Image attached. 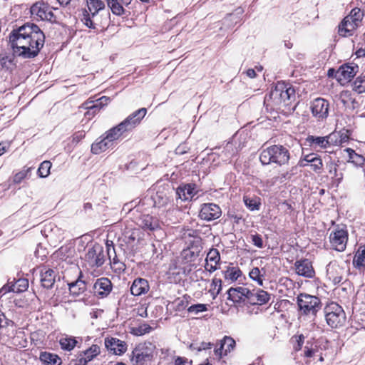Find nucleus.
<instances>
[{"label": "nucleus", "mask_w": 365, "mask_h": 365, "mask_svg": "<svg viewBox=\"0 0 365 365\" xmlns=\"http://www.w3.org/2000/svg\"><path fill=\"white\" fill-rule=\"evenodd\" d=\"M290 154L287 148L281 145H274L263 149L259 160L263 165L276 163L279 165L287 164Z\"/></svg>", "instance_id": "obj_2"}, {"label": "nucleus", "mask_w": 365, "mask_h": 365, "mask_svg": "<svg viewBox=\"0 0 365 365\" xmlns=\"http://www.w3.org/2000/svg\"><path fill=\"white\" fill-rule=\"evenodd\" d=\"M222 289V280L220 279H217L216 277L213 278L211 283V287L209 290V292L212 296V298L215 299L218 294L220 292Z\"/></svg>", "instance_id": "obj_40"}, {"label": "nucleus", "mask_w": 365, "mask_h": 365, "mask_svg": "<svg viewBox=\"0 0 365 365\" xmlns=\"http://www.w3.org/2000/svg\"><path fill=\"white\" fill-rule=\"evenodd\" d=\"M51 167V163L49 161H43L41 163L38 169V174L41 178H46L50 173V169Z\"/></svg>", "instance_id": "obj_46"}, {"label": "nucleus", "mask_w": 365, "mask_h": 365, "mask_svg": "<svg viewBox=\"0 0 365 365\" xmlns=\"http://www.w3.org/2000/svg\"><path fill=\"white\" fill-rule=\"evenodd\" d=\"M139 225L145 230L153 231L160 228L158 220L149 215L141 216L139 219Z\"/></svg>", "instance_id": "obj_26"}, {"label": "nucleus", "mask_w": 365, "mask_h": 365, "mask_svg": "<svg viewBox=\"0 0 365 365\" xmlns=\"http://www.w3.org/2000/svg\"><path fill=\"white\" fill-rule=\"evenodd\" d=\"M345 274V268L336 261H331L327 266V275L334 284L341 283L344 280Z\"/></svg>", "instance_id": "obj_11"}, {"label": "nucleus", "mask_w": 365, "mask_h": 365, "mask_svg": "<svg viewBox=\"0 0 365 365\" xmlns=\"http://www.w3.org/2000/svg\"><path fill=\"white\" fill-rule=\"evenodd\" d=\"M244 202L245 205L250 210H258L260 206L259 199L258 198H250L247 196L244 197Z\"/></svg>", "instance_id": "obj_45"}, {"label": "nucleus", "mask_w": 365, "mask_h": 365, "mask_svg": "<svg viewBox=\"0 0 365 365\" xmlns=\"http://www.w3.org/2000/svg\"><path fill=\"white\" fill-rule=\"evenodd\" d=\"M310 165L314 172L319 173L323 168L322 160L321 159L320 157L316 158L315 160H314Z\"/></svg>", "instance_id": "obj_52"}, {"label": "nucleus", "mask_w": 365, "mask_h": 365, "mask_svg": "<svg viewBox=\"0 0 365 365\" xmlns=\"http://www.w3.org/2000/svg\"><path fill=\"white\" fill-rule=\"evenodd\" d=\"M222 215L220 207L215 203H205L202 205L199 217L206 221L218 219Z\"/></svg>", "instance_id": "obj_14"}, {"label": "nucleus", "mask_w": 365, "mask_h": 365, "mask_svg": "<svg viewBox=\"0 0 365 365\" xmlns=\"http://www.w3.org/2000/svg\"><path fill=\"white\" fill-rule=\"evenodd\" d=\"M292 339L294 340V349L296 351L301 350L304 342V336L302 334L294 336Z\"/></svg>", "instance_id": "obj_50"}, {"label": "nucleus", "mask_w": 365, "mask_h": 365, "mask_svg": "<svg viewBox=\"0 0 365 365\" xmlns=\"http://www.w3.org/2000/svg\"><path fill=\"white\" fill-rule=\"evenodd\" d=\"M101 353L100 347L96 344H93L86 350L80 352L76 359V365H86Z\"/></svg>", "instance_id": "obj_16"}, {"label": "nucleus", "mask_w": 365, "mask_h": 365, "mask_svg": "<svg viewBox=\"0 0 365 365\" xmlns=\"http://www.w3.org/2000/svg\"><path fill=\"white\" fill-rule=\"evenodd\" d=\"M113 146V143H110L108 138L104 135L103 138H98L91 145V152L93 154L98 155L105 152Z\"/></svg>", "instance_id": "obj_29"}, {"label": "nucleus", "mask_w": 365, "mask_h": 365, "mask_svg": "<svg viewBox=\"0 0 365 365\" xmlns=\"http://www.w3.org/2000/svg\"><path fill=\"white\" fill-rule=\"evenodd\" d=\"M12 289L11 291L14 293H21L25 292L29 287V281L24 278H20L17 280L15 279L11 281Z\"/></svg>", "instance_id": "obj_35"}, {"label": "nucleus", "mask_w": 365, "mask_h": 365, "mask_svg": "<svg viewBox=\"0 0 365 365\" xmlns=\"http://www.w3.org/2000/svg\"><path fill=\"white\" fill-rule=\"evenodd\" d=\"M295 272L306 278H312L315 275V271L312 262L308 259H301L294 262Z\"/></svg>", "instance_id": "obj_15"}, {"label": "nucleus", "mask_w": 365, "mask_h": 365, "mask_svg": "<svg viewBox=\"0 0 365 365\" xmlns=\"http://www.w3.org/2000/svg\"><path fill=\"white\" fill-rule=\"evenodd\" d=\"M74 252V250L72 247L64 246L61 247L58 252V255L61 259L66 260Z\"/></svg>", "instance_id": "obj_49"}, {"label": "nucleus", "mask_w": 365, "mask_h": 365, "mask_svg": "<svg viewBox=\"0 0 365 365\" xmlns=\"http://www.w3.org/2000/svg\"><path fill=\"white\" fill-rule=\"evenodd\" d=\"M294 89L284 82H278L270 92V98L277 104H287L292 96H294Z\"/></svg>", "instance_id": "obj_8"}, {"label": "nucleus", "mask_w": 365, "mask_h": 365, "mask_svg": "<svg viewBox=\"0 0 365 365\" xmlns=\"http://www.w3.org/2000/svg\"><path fill=\"white\" fill-rule=\"evenodd\" d=\"M317 352V351L315 349L313 348H309L308 346H305L304 349V356L306 357H313L315 356V354Z\"/></svg>", "instance_id": "obj_58"}, {"label": "nucleus", "mask_w": 365, "mask_h": 365, "mask_svg": "<svg viewBox=\"0 0 365 365\" xmlns=\"http://www.w3.org/2000/svg\"><path fill=\"white\" fill-rule=\"evenodd\" d=\"M220 342L221 348H225V355L233 350L236 344L234 339L227 336H225Z\"/></svg>", "instance_id": "obj_39"}, {"label": "nucleus", "mask_w": 365, "mask_h": 365, "mask_svg": "<svg viewBox=\"0 0 365 365\" xmlns=\"http://www.w3.org/2000/svg\"><path fill=\"white\" fill-rule=\"evenodd\" d=\"M58 9L51 6L48 3L38 1L33 4L30 8L31 17L37 21H43L56 23L57 17L53 11Z\"/></svg>", "instance_id": "obj_4"}, {"label": "nucleus", "mask_w": 365, "mask_h": 365, "mask_svg": "<svg viewBox=\"0 0 365 365\" xmlns=\"http://www.w3.org/2000/svg\"><path fill=\"white\" fill-rule=\"evenodd\" d=\"M252 244L257 247V248H263L264 247V242L263 240L257 233H255L254 235H251L250 236Z\"/></svg>", "instance_id": "obj_51"}, {"label": "nucleus", "mask_w": 365, "mask_h": 365, "mask_svg": "<svg viewBox=\"0 0 365 365\" xmlns=\"http://www.w3.org/2000/svg\"><path fill=\"white\" fill-rule=\"evenodd\" d=\"M325 319L331 328H339L346 322V317L343 308L335 302H331L324 309Z\"/></svg>", "instance_id": "obj_5"}, {"label": "nucleus", "mask_w": 365, "mask_h": 365, "mask_svg": "<svg viewBox=\"0 0 365 365\" xmlns=\"http://www.w3.org/2000/svg\"><path fill=\"white\" fill-rule=\"evenodd\" d=\"M206 264L205 269L209 272L212 273L218 269L217 265L220 261V255L219 251L215 248L210 250L207 254L205 259Z\"/></svg>", "instance_id": "obj_21"}, {"label": "nucleus", "mask_w": 365, "mask_h": 365, "mask_svg": "<svg viewBox=\"0 0 365 365\" xmlns=\"http://www.w3.org/2000/svg\"><path fill=\"white\" fill-rule=\"evenodd\" d=\"M207 305L204 304H196L190 306L187 308V312L194 314H198L199 313L207 311Z\"/></svg>", "instance_id": "obj_48"}, {"label": "nucleus", "mask_w": 365, "mask_h": 365, "mask_svg": "<svg viewBox=\"0 0 365 365\" xmlns=\"http://www.w3.org/2000/svg\"><path fill=\"white\" fill-rule=\"evenodd\" d=\"M310 109L318 121H323L329 115V103L324 98H317L311 102Z\"/></svg>", "instance_id": "obj_10"}, {"label": "nucleus", "mask_w": 365, "mask_h": 365, "mask_svg": "<svg viewBox=\"0 0 365 365\" xmlns=\"http://www.w3.org/2000/svg\"><path fill=\"white\" fill-rule=\"evenodd\" d=\"M12 285L11 283V281L9 280L8 283L5 284L1 289H0V297H2L4 294H6L8 292H12L11 291Z\"/></svg>", "instance_id": "obj_55"}, {"label": "nucleus", "mask_w": 365, "mask_h": 365, "mask_svg": "<svg viewBox=\"0 0 365 365\" xmlns=\"http://www.w3.org/2000/svg\"><path fill=\"white\" fill-rule=\"evenodd\" d=\"M56 277L54 270L48 268L43 269L41 272V285L46 289L51 288L55 282Z\"/></svg>", "instance_id": "obj_28"}, {"label": "nucleus", "mask_w": 365, "mask_h": 365, "mask_svg": "<svg viewBox=\"0 0 365 365\" xmlns=\"http://www.w3.org/2000/svg\"><path fill=\"white\" fill-rule=\"evenodd\" d=\"M84 136H85V134L83 133V131L76 133L72 136V141L75 143H78L79 141L81 140V139H83L84 138Z\"/></svg>", "instance_id": "obj_57"}, {"label": "nucleus", "mask_w": 365, "mask_h": 365, "mask_svg": "<svg viewBox=\"0 0 365 365\" xmlns=\"http://www.w3.org/2000/svg\"><path fill=\"white\" fill-rule=\"evenodd\" d=\"M59 344L62 349L71 351L76 346L77 341L75 337L66 335L60 339Z\"/></svg>", "instance_id": "obj_36"}, {"label": "nucleus", "mask_w": 365, "mask_h": 365, "mask_svg": "<svg viewBox=\"0 0 365 365\" xmlns=\"http://www.w3.org/2000/svg\"><path fill=\"white\" fill-rule=\"evenodd\" d=\"M344 151L348 154L349 163H351L356 166H361L365 162V158L361 155L356 153L351 148H346Z\"/></svg>", "instance_id": "obj_34"}, {"label": "nucleus", "mask_w": 365, "mask_h": 365, "mask_svg": "<svg viewBox=\"0 0 365 365\" xmlns=\"http://www.w3.org/2000/svg\"><path fill=\"white\" fill-rule=\"evenodd\" d=\"M8 324L7 319L4 314L0 312V330Z\"/></svg>", "instance_id": "obj_62"}, {"label": "nucleus", "mask_w": 365, "mask_h": 365, "mask_svg": "<svg viewBox=\"0 0 365 365\" xmlns=\"http://www.w3.org/2000/svg\"><path fill=\"white\" fill-rule=\"evenodd\" d=\"M227 299L235 303H241L245 299L248 300V295L250 294V290L246 287H239L236 288L231 287L227 291Z\"/></svg>", "instance_id": "obj_20"}, {"label": "nucleus", "mask_w": 365, "mask_h": 365, "mask_svg": "<svg viewBox=\"0 0 365 365\" xmlns=\"http://www.w3.org/2000/svg\"><path fill=\"white\" fill-rule=\"evenodd\" d=\"M26 173L24 172H19L16 173L14 177V182L15 183H20L25 178Z\"/></svg>", "instance_id": "obj_56"}, {"label": "nucleus", "mask_w": 365, "mask_h": 365, "mask_svg": "<svg viewBox=\"0 0 365 365\" xmlns=\"http://www.w3.org/2000/svg\"><path fill=\"white\" fill-rule=\"evenodd\" d=\"M9 148V143L7 142L0 143V156H1Z\"/></svg>", "instance_id": "obj_61"}, {"label": "nucleus", "mask_w": 365, "mask_h": 365, "mask_svg": "<svg viewBox=\"0 0 365 365\" xmlns=\"http://www.w3.org/2000/svg\"><path fill=\"white\" fill-rule=\"evenodd\" d=\"M9 42L14 56L33 58L43 48L45 35L35 24L26 23L11 32Z\"/></svg>", "instance_id": "obj_1"}, {"label": "nucleus", "mask_w": 365, "mask_h": 365, "mask_svg": "<svg viewBox=\"0 0 365 365\" xmlns=\"http://www.w3.org/2000/svg\"><path fill=\"white\" fill-rule=\"evenodd\" d=\"M152 328L147 324H143L138 327H135L133 329L132 333L137 336H142L145 334L149 333L151 331Z\"/></svg>", "instance_id": "obj_47"}, {"label": "nucleus", "mask_w": 365, "mask_h": 365, "mask_svg": "<svg viewBox=\"0 0 365 365\" xmlns=\"http://www.w3.org/2000/svg\"><path fill=\"white\" fill-rule=\"evenodd\" d=\"M212 344H211L210 342H202L197 346H196L195 344L191 345V347H193V349H197V351L210 349L212 348Z\"/></svg>", "instance_id": "obj_54"}, {"label": "nucleus", "mask_w": 365, "mask_h": 365, "mask_svg": "<svg viewBox=\"0 0 365 365\" xmlns=\"http://www.w3.org/2000/svg\"><path fill=\"white\" fill-rule=\"evenodd\" d=\"M354 263L357 267L365 265V247H360L354 257Z\"/></svg>", "instance_id": "obj_43"}, {"label": "nucleus", "mask_w": 365, "mask_h": 365, "mask_svg": "<svg viewBox=\"0 0 365 365\" xmlns=\"http://www.w3.org/2000/svg\"><path fill=\"white\" fill-rule=\"evenodd\" d=\"M124 133H126V131L124 130V128L121 127V125L119 123L118 125L106 131L104 135L110 143H113V142L118 140Z\"/></svg>", "instance_id": "obj_31"}, {"label": "nucleus", "mask_w": 365, "mask_h": 365, "mask_svg": "<svg viewBox=\"0 0 365 365\" xmlns=\"http://www.w3.org/2000/svg\"><path fill=\"white\" fill-rule=\"evenodd\" d=\"M186 361V359L178 356L175 360L174 365H185Z\"/></svg>", "instance_id": "obj_63"}, {"label": "nucleus", "mask_w": 365, "mask_h": 365, "mask_svg": "<svg viewBox=\"0 0 365 365\" xmlns=\"http://www.w3.org/2000/svg\"><path fill=\"white\" fill-rule=\"evenodd\" d=\"M69 291L72 295L78 296L83 293L86 289V284L85 281L81 279V273L79 277L73 282L68 284Z\"/></svg>", "instance_id": "obj_30"}, {"label": "nucleus", "mask_w": 365, "mask_h": 365, "mask_svg": "<svg viewBox=\"0 0 365 365\" xmlns=\"http://www.w3.org/2000/svg\"><path fill=\"white\" fill-rule=\"evenodd\" d=\"M104 343L108 351L113 354L122 355L127 351V344L119 339L106 337Z\"/></svg>", "instance_id": "obj_17"}, {"label": "nucleus", "mask_w": 365, "mask_h": 365, "mask_svg": "<svg viewBox=\"0 0 365 365\" xmlns=\"http://www.w3.org/2000/svg\"><path fill=\"white\" fill-rule=\"evenodd\" d=\"M113 289L110 280L106 277L97 279L93 286V294L98 298L103 299L108 296Z\"/></svg>", "instance_id": "obj_13"}, {"label": "nucleus", "mask_w": 365, "mask_h": 365, "mask_svg": "<svg viewBox=\"0 0 365 365\" xmlns=\"http://www.w3.org/2000/svg\"><path fill=\"white\" fill-rule=\"evenodd\" d=\"M359 23L353 20L351 16H346L339 26V34L342 36L352 35V32L356 29Z\"/></svg>", "instance_id": "obj_23"}, {"label": "nucleus", "mask_w": 365, "mask_h": 365, "mask_svg": "<svg viewBox=\"0 0 365 365\" xmlns=\"http://www.w3.org/2000/svg\"><path fill=\"white\" fill-rule=\"evenodd\" d=\"M242 272L237 267H228L227 270L224 272V277L225 279L236 281L241 276Z\"/></svg>", "instance_id": "obj_38"}, {"label": "nucleus", "mask_w": 365, "mask_h": 365, "mask_svg": "<svg viewBox=\"0 0 365 365\" xmlns=\"http://www.w3.org/2000/svg\"><path fill=\"white\" fill-rule=\"evenodd\" d=\"M352 87L353 90L358 93L365 92V75L356 78L353 83Z\"/></svg>", "instance_id": "obj_42"}, {"label": "nucleus", "mask_w": 365, "mask_h": 365, "mask_svg": "<svg viewBox=\"0 0 365 365\" xmlns=\"http://www.w3.org/2000/svg\"><path fill=\"white\" fill-rule=\"evenodd\" d=\"M357 68V66H341L337 71L338 80L340 82L349 81L355 76Z\"/></svg>", "instance_id": "obj_27"}, {"label": "nucleus", "mask_w": 365, "mask_h": 365, "mask_svg": "<svg viewBox=\"0 0 365 365\" xmlns=\"http://www.w3.org/2000/svg\"><path fill=\"white\" fill-rule=\"evenodd\" d=\"M110 101V98L106 96H102L98 99H96V101H100V103H101V106H106Z\"/></svg>", "instance_id": "obj_64"}, {"label": "nucleus", "mask_w": 365, "mask_h": 365, "mask_svg": "<svg viewBox=\"0 0 365 365\" xmlns=\"http://www.w3.org/2000/svg\"><path fill=\"white\" fill-rule=\"evenodd\" d=\"M331 135L327 136L308 135L306 142L312 149L319 151L322 149H326L331 145Z\"/></svg>", "instance_id": "obj_18"}, {"label": "nucleus", "mask_w": 365, "mask_h": 365, "mask_svg": "<svg viewBox=\"0 0 365 365\" xmlns=\"http://www.w3.org/2000/svg\"><path fill=\"white\" fill-rule=\"evenodd\" d=\"M269 299V294L262 289H257L256 292L250 291V294L248 295V302L252 304L262 305L267 303Z\"/></svg>", "instance_id": "obj_24"}, {"label": "nucleus", "mask_w": 365, "mask_h": 365, "mask_svg": "<svg viewBox=\"0 0 365 365\" xmlns=\"http://www.w3.org/2000/svg\"><path fill=\"white\" fill-rule=\"evenodd\" d=\"M150 289L148 282L145 279H135L130 287L131 294L134 296H140L146 294Z\"/></svg>", "instance_id": "obj_25"}, {"label": "nucleus", "mask_w": 365, "mask_h": 365, "mask_svg": "<svg viewBox=\"0 0 365 365\" xmlns=\"http://www.w3.org/2000/svg\"><path fill=\"white\" fill-rule=\"evenodd\" d=\"M215 354L219 359H220L223 355H225V348H221V342L220 341V346L215 347L214 350Z\"/></svg>", "instance_id": "obj_60"}, {"label": "nucleus", "mask_w": 365, "mask_h": 365, "mask_svg": "<svg viewBox=\"0 0 365 365\" xmlns=\"http://www.w3.org/2000/svg\"><path fill=\"white\" fill-rule=\"evenodd\" d=\"M108 9L113 14L121 16L126 14V7H128L132 0H105Z\"/></svg>", "instance_id": "obj_19"}, {"label": "nucleus", "mask_w": 365, "mask_h": 365, "mask_svg": "<svg viewBox=\"0 0 365 365\" xmlns=\"http://www.w3.org/2000/svg\"><path fill=\"white\" fill-rule=\"evenodd\" d=\"M319 156L317 155L314 153H310L308 155H306L304 157V160L306 161V163H312L314 160H315L316 158H319Z\"/></svg>", "instance_id": "obj_59"}, {"label": "nucleus", "mask_w": 365, "mask_h": 365, "mask_svg": "<svg viewBox=\"0 0 365 365\" xmlns=\"http://www.w3.org/2000/svg\"><path fill=\"white\" fill-rule=\"evenodd\" d=\"M299 311L305 315L315 316L320 309V299L307 294H300L297 297Z\"/></svg>", "instance_id": "obj_7"}, {"label": "nucleus", "mask_w": 365, "mask_h": 365, "mask_svg": "<svg viewBox=\"0 0 365 365\" xmlns=\"http://www.w3.org/2000/svg\"><path fill=\"white\" fill-rule=\"evenodd\" d=\"M250 278L257 282L259 286H263L264 274L258 267H254L249 274Z\"/></svg>", "instance_id": "obj_41"}, {"label": "nucleus", "mask_w": 365, "mask_h": 365, "mask_svg": "<svg viewBox=\"0 0 365 365\" xmlns=\"http://www.w3.org/2000/svg\"><path fill=\"white\" fill-rule=\"evenodd\" d=\"M156 346L150 341L138 344L130 356L133 365H148L153 361Z\"/></svg>", "instance_id": "obj_3"}, {"label": "nucleus", "mask_w": 365, "mask_h": 365, "mask_svg": "<svg viewBox=\"0 0 365 365\" xmlns=\"http://www.w3.org/2000/svg\"><path fill=\"white\" fill-rule=\"evenodd\" d=\"M87 9H84L82 14L81 21L89 29H96L93 19L97 14L105 9L106 3L102 0H86Z\"/></svg>", "instance_id": "obj_6"}, {"label": "nucleus", "mask_w": 365, "mask_h": 365, "mask_svg": "<svg viewBox=\"0 0 365 365\" xmlns=\"http://www.w3.org/2000/svg\"><path fill=\"white\" fill-rule=\"evenodd\" d=\"M83 107L88 109V111L85 113L86 116L90 118L93 116L97 112H98L103 106H101L100 101H87L83 103Z\"/></svg>", "instance_id": "obj_33"}, {"label": "nucleus", "mask_w": 365, "mask_h": 365, "mask_svg": "<svg viewBox=\"0 0 365 365\" xmlns=\"http://www.w3.org/2000/svg\"><path fill=\"white\" fill-rule=\"evenodd\" d=\"M40 360L46 365H61V359L58 355L46 351L41 353Z\"/></svg>", "instance_id": "obj_32"}, {"label": "nucleus", "mask_w": 365, "mask_h": 365, "mask_svg": "<svg viewBox=\"0 0 365 365\" xmlns=\"http://www.w3.org/2000/svg\"><path fill=\"white\" fill-rule=\"evenodd\" d=\"M146 113V108H140L129 115L123 121L120 123V124L126 132L131 131L140 123L142 119L145 116Z\"/></svg>", "instance_id": "obj_12"}, {"label": "nucleus", "mask_w": 365, "mask_h": 365, "mask_svg": "<svg viewBox=\"0 0 365 365\" xmlns=\"http://www.w3.org/2000/svg\"><path fill=\"white\" fill-rule=\"evenodd\" d=\"M86 257L92 267H99L104 263V255L101 248H91L86 253Z\"/></svg>", "instance_id": "obj_22"}, {"label": "nucleus", "mask_w": 365, "mask_h": 365, "mask_svg": "<svg viewBox=\"0 0 365 365\" xmlns=\"http://www.w3.org/2000/svg\"><path fill=\"white\" fill-rule=\"evenodd\" d=\"M176 193L182 200H187L192 198L194 194V188L190 185H186L183 187H178Z\"/></svg>", "instance_id": "obj_37"}, {"label": "nucleus", "mask_w": 365, "mask_h": 365, "mask_svg": "<svg viewBox=\"0 0 365 365\" xmlns=\"http://www.w3.org/2000/svg\"><path fill=\"white\" fill-rule=\"evenodd\" d=\"M0 63L2 68L6 70H12L15 66L14 57L12 56H2Z\"/></svg>", "instance_id": "obj_44"}, {"label": "nucleus", "mask_w": 365, "mask_h": 365, "mask_svg": "<svg viewBox=\"0 0 365 365\" xmlns=\"http://www.w3.org/2000/svg\"><path fill=\"white\" fill-rule=\"evenodd\" d=\"M347 16H351L353 20L356 21V23H359L361 20V11L359 9H353L350 14L348 15Z\"/></svg>", "instance_id": "obj_53"}, {"label": "nucleus", "mask_w": 365, "mask_h": 365, "mask_svg": "<svg viewBox=\"0 0 365 365\" xmlns=\"http://www.w3.org/2000/svg\"><path fill=\"white\" fill-rule=\"evenodd\" d=\"M329 242L334 250L338 252L344 251L348 242L347 230L345 228L337 227L330 233Z\"/></svg>", "instance_id": "obj_9"}]
</instances>
